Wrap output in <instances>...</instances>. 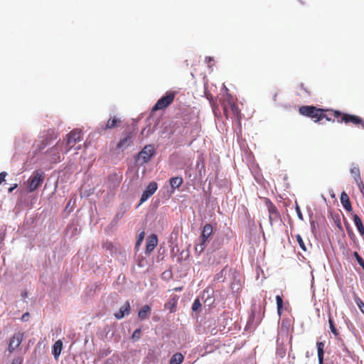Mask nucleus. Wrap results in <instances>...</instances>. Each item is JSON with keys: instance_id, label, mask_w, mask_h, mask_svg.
I'll use <instances>...</instances> for the list:
<instances>
[{"instance_id": "423d86ee", "label": "nucleus", "mask_w": 364, "mask_h": 364, "mask_svg": "<svg viewBox=\"0 0 364 364\" xmlns=\"http://www.w3.org/2000/svg\"><path fill=\"white\" fill-rule=\"evenodd\" d=\"M154 154L155 149L154 145H146L137 154L136 161L140 165H144L151 160Z\"/></svg>"}, {"instance_id": "aec40b11", "label": "nucleus", "mask_w": 364, "mask_h": 364, "mask_svg": "<svg viewBox=\"0 0 364 364\" xmlns=\"http://www.w3.org/2000/svg\"><path fill=\"white\" fill-rule=\"evenodd\" d=\"M62 349H63V342L60 340L55 341L53 346L52 353L56 360L60 356Z\"/></svg>"}, {"instance_id": "a211bd4d", "label": "nucleus", "mask_w": 364, "mask_h": 364, "mask_svg": "<svg viewBox=\"0 0 364 364\" xmlns=\"http://www.w3.org/2000/svg\"><path fill=\"white\" fill-rule=\"evenodd\" d=\"M336 110L322 109V114H321V121L323 119H326L328 122H335V119H336V118L334 117L333 112H336Z\"/></svg>"}, {"instance_id": "ddd939ff", "label": "nucleus", "mask_w": 364, "mask_h": 364, "mask_svg": "<svg viewBox=\"0 0 364 364\" xmlns=\"http://www.w3.org/2000/svg\"><path fill=\"white\" fill-rule=\"evenodd\" d=\"M122 121L120 119L117 118L115 116L111 117L105 126L101 127L102 130L111 129L119 127Z\"/></svg>"}, {"instance_id": "7ed1b4c3", "label": "nucleus", "mask_w": 364, "mask_h": 364, "mask_svg": "<svg viewBox=\"0 0 364 364\" xmlns=\"http://www.w3.org/2000/svg\"><path fill=\"white\" fill-rule=\"evenodd\" d=\"M45 179V173L41 170H36L33 172L31 176L26 181L28 192L31 193L38 188Z\"/></svg>"}, {"instance_id": "dca6fc26", "label": "nucleus", "mask_w": 364, "mask_h": 364, "mask_svg": "<svg viewBox=\"0 0 364 364\" xmlns=\"http://www.w3.org/2000/svg\"><path fill=\"white\" fill-rule=\"evenodd\" d=\"M212 233H213V226L209 223L205 224L203 228V231L201 233L200 240L201 242H203V243H205L206 241L208 240V238L212 235Z\"/></svg>"}, {"instance_id": "6e6552de", "label": "nucleus", "mask_w": 364, "mask_h": 364, "mask_svg": "<svg viewBox=\"0 0 364 364\" xmlns=\"http://www.w3.org/2000/svg\"><path fill=\"white\" fill-rule=\"evenodd\" d=\"M265 203L269 213V223L272 225L274 222H277L280 220V214L277 207L270 201L269 199H266Z\"/></svg>"}, {"instance_id": "37998d69", "label": "nucleus", "mask_w": 364, "mask_h": 364, "mask_svg": "<svg viewBox=\"0 0 364 364\" xmlns=\"http://www.w3.org/2000/svg\"><path fill=\"white\" fill-rule=\"evenodd\" d=\"M343 350L344 352H346L349 356L352 355L351 352L348 350V348L345 345H343Z\"/></svg>"}, {"instance_id": "ea45409f", "label": "nucleus", "mask_w": 364, "mask_h": 364, "mask_svg": "<svg viewBox=\"0 0 364 364\" xmlns=\"http://www.w3.org/2000/svg\"><path fill=\"white\" fill-rule=\"evenodd\" d=\"M277 354L279 357L283 358L285 355V351L284 350L278 349L277 351Z\"/></svg>"}, {"instance_id": "1a4fd4ad", "label": "nucleus", "mask_w": 364, "mask_h": 364, "mask_svg": "<svg viewBox=\"0 0 364 364\" xmlns=\"http://www.w3.org/2000/svg\"><path fill=\"white\" fill-rule=\"evenodd\" d=\"M23 339V333L21 332H18L15 333L10 339L8 350L10 353H13L15 350H16L19 346L21 345L22 341Z\"/></svg>"}, {"instance_id": "4468645a", "label": "nucleus", "mask_w": 364, "mask_h": 364, "mask_svg": "<svg viewBox=\"0 0 364 364\" xmlns=\"http://www.w3.org/2000/svg\"><path fill=\"white\" fill-rule=\"evenodd\" d=\"M132 144V134L128 133L124 138L119 140L117 145V149L119 150L124 149L131 146Z\"/></svg>"}, {"instance_id": "5701e85b", "label": "nucleus", "mask_w": 364, "mask_h": 364, "mask_svg": "<svg viewBox=\"0 0 364 364\" xmlns=\"http://www.w3.org/2000/svg\"><path fill=\"white\" fill-rule=\"evenodd\" d=\"M184 360V356L181 353H176L170 359L169 364H181Z\"/></svg>"}, {"instance_id": "f257e3e1", "label": "nucleus", "mask_w": 364, "mask_h": 364, "mask_svg": "<svg viewBox=\"0 0 364 364\" xmlns=\"http://www.w3.org/2000/svg\"><path fill=\"white\" fill-rule=\"evenodd\" d=\"M221 104L226 119L230 118L232 119H236L237 123L240 125L242 114L235 102L233 97L228 93L222 100Z\"/></svg>"}, {"instance_id": "8fccbe9b", "label": "nucleus", "mask_w": 364, "mask_h": 364, "mask_svg": "<svg viewBox=\"0 0 364 364\" xmlns=\"http://www.w3.org/2000/svg\"><path fill=\"white\" fill-rule=\"evenodd\" d=\"M181 289H182V288H181V287L176 289V291H178V290H181Z\"/></svg>"}, {"instance_id": "c756f323", "label": "nucleus", "mask_w": 364, "mask_h": 364, "mask_svg": "<svg viewBox=\"0 0 364 364\" xmlns=\"http://www.w3.org/2000/svg\"><path fill=\"white\" fill-rule=\"evenodd\" d=\"M319 364H323L324 349L317 348Z\"/></svg>"}, {"instance_id": "f8f14e48", "label": "nucleus", "mask_w": 364, "mask_h": 364, "mask_svg": "<svg viewBox=\"0 0 364 364\" xmlns=\"http://www.w3.org/2000/svg\"><path fill=\"white\" fill-rule=\"evenodd\" d=\"M158 243L157 236L154 234L148 237L146 240V253L150 254L156 247Z\"/></svg>"}, {"instance_id": "39448f33", "label": "nucleus", "mask_w": 364, "mask_h": 364, "mask_svg": "<svg viewBox=\"0 0 364 364\" xmlns=\"http://www.w3.org/2000/svg\"><path fill=\"white\" fill-rule=\"evenodd\" d=\"M82 140V131L78 129H73L66 135V142L65 146V154H67L75 145Z\"/></svg>"}, {"instance_id": "20e7f679", "label": "nucleus", "mask_w": 364, "mask_h": 364, "mask_svg": "<svg viewBox=\"0 0 364 364\" xmlns=\"http://www.w3.org/2000/svg\"><path fill=\"white\" fill-rule=\"evenodd\" d=\"M299 112L301 115L311 118L315 122H319L321 121L322 114V109L321 108H318L315 106L304 105L299 107Z\"/></svg>"}, {"instance_id": "79ce46f5", "label": "nucleus", "mask_w": 364, "mask_h": 364, "mask_svg": "<svg viewBox=\"0 0 364 364\" xmlns=\"http://www.w3.org/2000/svg\"><path fill=\"white\" fill-rule=\"evenodd\" d=\"M22 360L19 358H15L12 360L11 364H21Z\"/></svg>"}, {"instance_id": "393cba45", "label": "nucleus", "mask_w": 364, "mask_h": 364, "mask_svg": "<svg viewBox=\"0 0 364 364\" xmlns=\"http://www.w3.org/2000/svg\"><path fill=\"white\" fill-rule=\"evenodd\" d=\"M276 301H277V313L279 316H281L283 312V299L282 296L277 295L276 296Z\"/></svg>"}, {"instance_id": "473e14b6", "label": "nucleus", "mask_w": 364, "mask_h": 364, "mask_svg": "<svg viewBox=\"0 0 364 364\" xmlns=\"http://www.w3.org/2000/svg\"><path fill=\"white\" fill-rule=\"evenodd\" d=\"M103 248L109 252H113V250L114 249V246L112 242H107L104 243Z\"/></svg>"}, {"instance_id": "bb28decb", "label": "nucleus", "mask_w": 364, "mask_h": 364, "mask_svg": "<svg viewBox=\"0 0 364 364\" xmlns=\"http://www.w3.org/2000/svg\"><path fill=\"white\" fill-rule=\"evenodd\" d=\"M205 244V243H203V242L200 241V243L195 247V252L196 254L200 255L204 251Z\"/></svg>"}, {"instance_id": "7c9ffc66", "label": "nucleus", "mask_w": 364, "mask_h": 364, "mask_svg": "<svg viewBox=\"0 0 364 364\" xmlns=\"http://www.w3.org/2000/svg\"><path fill=\"white\" fill-rule=\"evenodd\" d=\"M353 256L356 259L358 264L363 268L364 269V259L360 256V255L357 252H354Z\"/></svg>"}, {"instance_id": "2eb2a0df", "label": "nucleus", "mask_w": 364, "mask_h": 364, "mask_svg": "<svg viewBox=\"0 0 364 364\" xmlns=\"http://www.w3.org/2000/svg\"><path fill=\"white\" fill-rule=\"evenodd\" d=\"M131 306L129 301H127L125 304L120 308L119 311L114 314V316L117 319L122 318L125 315H128L130 313Z\"/></svg>"}, {"instance_id": "f704fd0d", "label": "nucleus", "mask_w": 364, "mask_h": 364, "mask_svg": "<svg viewBox=\"0 0 364 364\" xmlns=\"http://www.w3.org/2000/svg\"><path fill=\"white\" fill-rule=\"evenodd\" d=\"M141 331L140 328L136 329L132 334V339H134L135 341L139 340L141 337Z\"/></svg>"}, {"instance_id": "4c0bfd02", "label": "nucleus", "mask_w": 364, "mask_h": 364, "mask_svg": "<svg viewBox=\"0 0 364 364\" xmlns=\"http://www.w3.org/2000/svg\"><path fill=\"white\" fill-rule=\"evenodd\" d=\"M110 353H111V350H109V349H104V350H101L100 351L99 355L100 357H104V356H107Z\"/></svg>"}, {"instance_id": "de8ad7c7", "label": "nucleus", "mask_w": 364, "mask_h": 364, "mask_svg": "<svg viewBox=\"0 0 364 364\" xmlns=\"http://www.w3.org/2000/svg\"><path fill=\"white\" fill-rule=\"evenodd\" d=\"M29 317V314L28 313H25L23 316H22V318L21 319L23 321H26L28 320V318Z\"/></svg>"}, {"instance_id": "f3484780", "label": "nucleus", "mask_w": 364, "mask_h": 364, "mask_svg": "<svg viewBox=\"0 0 364 364\" xmlns=\"http://www.w3.org/2000/svg\"><path fill=\"white\" fill-rule=\"evenodd\" d=\"M341 203L346 210L348 212L352 211V205L350 198L348 194L344 191L341 194Z\"/></svg>"}, {"instance_id": "09e8293b", "label": "nucleus", "mask_w": 364, "mask_h": 364, "mask_svg": "<svg viewBox=\"0 0 364 364\" xmlns=\"http://www.w3.org/2000/svg\"><path fill=\"white\" fill-rule=\"evenodd\" d=\"M208 61L213 60V58L211 57H208Z\"/></svg>"}, {"instance_id": "a19ab883", "label": "nucleus", "mask_w": 364, "mask_h": 364, "mask_svg": "<svg viewBox=\"0 0 364 364\" xmlns=\"http://www.w3.org/2000/svg\"><path fill=\"white\" fill-rule=\"evenodd\" d=\"M47 140L48 138H46L42 141V145L39 147L40 149H44L48 145V141Z\"/></svg>"}, {"instance_id": "72a5a7b5", "label": "nucleus", "mask_w": 364, "mask_h": 364, "mask_svg": "<svg viewBox=\"0 0 364 364\" xmlns=\"http://www.w3.org/2000/svg\"><path fill=\"white\" fill-rule=\"evenodd\" d=\"M144 235L145 234H144V232H141V233L139 234V235L137 237V240H136V248H137L141 244V242H142V241L144 240Z\"/></svg>"}, {"instance_id": "6ab92c4d", "label": "nucleus", "mask_w": 364, "mask_h": 364, "mask_svg": "<svg viewBox=\"0 0 364 364\" xmlns=\"http://www.w3.org/2000/svg\"><path fill=\"white\" fill-rule=\"evenodd\" d=\"M353 220L355 227L357 228L358 232L361 236H364V226L360 217L356 214H353Z\"/></svg>"}, {"instance_id": "2f4dec72", "label": "nucleus", "mask_w": 364, "mask_h": 364, "mask_svg": "<svg viewBox=\"0 0 364 364\" xmlns=\"http://www.w3.org/2000/svg\"><path fill=\"white\" fill-rule=\"evenodd\" d=\"M355 301L356 302L358 308L360 309V311L364 314V302L359 298L356 297L355 299Z\"/></svg>"}, {"instance_id": "49530a36", "label": "nucleus", "mask_w": 364, "mask_h": 364, "mask_svg": "<svg viewBox=\"0 0 364 364\" xmlns=\"http://www.w3.org/2000/svg\"><path fill=\"white\" fill-rule=\"evenodd\" d=\"M18 186L17 183H15L13 185V186L10 187L8 190L9 193H11L15 188H16Z\"/></svg>"}, {"instance_id": "b1692460", "label": "nucleus", "mask_w": 364, "mask_h": 364, "mask_svg": "<svg viewBox=\"0 0 364 364\" xmlns=\"http://www.w3.org/2000/svg\"><path fill=\"white\" fill-rule=\"evenodd\" d=\"M350 173L353 178L354 182L361 180L360 169L358 166H354L350 168Z\"/></svg>"}, {"instance_id": "4be33fe9", "label": "nucleus", "mask_w": 364, "mask_h": 364, "mask_svg": "<svg viewBox=\"0 0 364 364\" xmlns=\"http://www.w3.org/2000/svg\"><path fill=\"white\" fill-rule=\"evenodd\" d=\"M183 178L180 176L173 177L170 178V186L172 189L178 188L183 183Z\"/></svg>"}, {"instance_id": "9b49d317", "label": "nucleus", "mask_w": 364, "mask_h": 364, "mask_svg": "<svg viewBox=\"0 0 364 364\" xmlns=\"http://www.w3.org/2000/svg\"><path fill=\"white\" fill-rule=\"evenodd\" d=\"M158 185L156 182L153 181L151 182L146 189L143 192L141 198H140V203L139 205L142 204L144 202H145L148 198L151 196L157 190Z\"/></svg>"}, {"instance_id": "0eeeda50", "label": "nucleus", "mask_w": 364, "mask_h": 364, "mask_svg": "<svg viewBox=\"0 0 364 364\" xmlns=\"http://www.w3.org/2000/svg\"><path fill=\"white\" fill-rule=\"evenodd\" d=\"M176 92L167 91L166 94L158 100L152 108V111L161 110L168 107L174 100Z\"/></svg>"}, {"instance_id": "c03bdc74", "label": "nucleus", "mask_w": 364, "mask_h": 364, "mask_svg": "<svg viewBox=\"0 0 364 364\" xmlns=\"http://www.w3.org/2000/svg\"><path fill=\"white\" fill-rule=\"evenodd\" d=\"M316 346H317V348L324 349V343H323V342H317Z\"/></svg>"}, {"instance_id": "a878e982", "label": "nucleus", "mask_w": 364, "mask_h": 364, "mask_svg": "<svg viewBox=\"0 0 364 364\" xmlns=\"http://www.w3.org/2000/svg\"><path fill=\"white\" fill-rule=\"evenodd\" d=\"M296 242H298L299 247H301V249L303 251L306 252L307 250V249H306V247L305 245V243H304L301 236L300 235H296Z\"/></svg>"}, {"instance_id": "412c9836", "label": "nucleus", "mask_w": 364, "mask_h": 364, "mask_svg": "<svg viewBox=\"0 0 364 364\" xmlns=\"http://www.w3.org/2000/svg\"><path fill=\"white\" fill-rule=\"evenodd\" d=\"M151 308L149 305H144L138 313V316L141 320L146 319L149 317Z\"/></svg>"}, {"instance_id": "cd10ccee", "label": "nucleus", "mask_w": 364, "mask_h": 364, "mask_svg": "<svg viewBox=\"0 0 364 364\" xmlns=\"http://www.w3.org/2000/svg\"><path fill=\"white\" fill-rule=\"evenodd\" d=\"M328 323H329V326H330V328H331V332L336 336H338L339 333H338V330L336 328L335 325H334V322H333V319L331 317L328 319Z\"/></svg>"}, {"instance_id": "a18cd8bd", "label": "nucleus", "mask_w": 364, "mask_h": 364, "mask_svg": "<svg viewBox=\"0 0 364 364\" xmlns=\"http://www.w3.org/2000/svg\"><path fill=\"white\" fill-rule=\"evenodd\" d=\"M296 209V212H297L299 218L302 220L303 219L302 214L301 213L299 207L297 205Z\"/></svg>"}, {"instance_id": "58836bf2", "label": "nucleus", "mask_w": 364, "mask_h": 364, "mask_svg": "<svg viewBox=\"0 0 364 364\" xmlns=\"http://www.w3.org/2000/svg\"><path fill=\"white\" fill-rule=\"evenodd\" d=\"M7 176V173L6 172H1L0 173V184L5 181V178L6 176Z\"/></svg>"}, {"instance_id": "9d476101", "label": "nucleus", "mask_w": 364, "mask_h": 364, "mask_svg": "<svg viewBox=\"0 0 364 364\" xmlns=\"http://www.w3.org/2000/svg\"><path fill=\"white\" fill-rule=\"evenodd\" d=\"M63 146V144H60L58 141L55 146L48 150L47 154H48L50 161L51 163H58L60 161V154L59 149Z\"/></svg>"}, {"instance_id": "c85d7f7f", "label": "nucleus", "mask_w": 364, "mask_h": 364, "mask_svg": "<svg viewBox=\"0 0 364 364\" xmlns=\"http://www.w3.org/2000/svg\"><path fill=\"white\" fill-rule=\"evenodd\" d=\"M200 307H201V304H200L199 299H195V301L192 305V310L193 311H198L200 309Z\"/></svg>"}, {"instance_id": "f03ea898", "label": "nucleus", "mask_w": 364, "mask_h": 364, "mask_svg": "<svg viewBox=\"0 0 364 364\" xmlns=\"http://www.w3.org/2000/svg\"><path fill=\"white\" fill-rule=\"evenodd\" d=\"M334 117L336 118V121L338 123L352 124L353 125H361L364 129V123L362 119L356 115L350 114L341 112L340 111H336L333 112Z\"/></svg>"}, {"instance_id": "c9c22d12", "label": "nucleus", "mask_w": 364, "mask_h": 364, "mask_svg": "<svg viewBox=\"0 0 364 364\" xmlns=\"http://www.w3.org/2000/svg\"><path fill=\"white\" fill-rule=\"evenodd\" d=\"M356 183V185L358 186L360 193H362V195L364 196V183L363 181L361 180H358V181L355 182Z\"/></svg>"}, {"instance_id": "e433bc0d", "label": "nucleus", "mask_w": 364, "mask_h": 364, "mask_svg": "<svg viewBox=\"0 0 364 364\" xmlns=\"http://www.w3.org/2000/svg\"><path fill=\"white\" fill-rule=\"evenodd\" d=\"M47 135L50 136V138L49 140H53L58 137V133L55 132L53 129H48L47 131Z\"/></svg>"}]
</instances>
